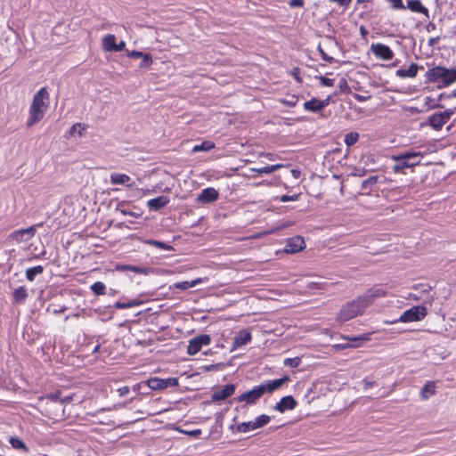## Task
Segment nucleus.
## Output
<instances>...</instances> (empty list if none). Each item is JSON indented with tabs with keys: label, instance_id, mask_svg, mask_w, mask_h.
Masks as SVG:
<instances>
[{
	"label": "nucleus",
	"instance_id": "obj_52",
	"mask_svg": "<svg viewBox=\"0 0 456 456\" xmlns=\"http://www.w3.org/2000/svg\"><path fill=\"white\" fill-rule=\"evenodd\" d=\"M152 62V59H142V61L141 62V67H148Z\"/></svg>",
	"mask_w": 456,
	"mask_h": 456
},
{
	"label": "nucleus",
	"instance_id": "obj_51",
	"mask_svg": "<svg viewBox=\"0 0 456 456\" xmlns=\"http://www.w3.org/2000/svg\"><path fill=\"white\" fill-rule=\"evenodd\" d=\"M369 338H369V335H367V334H363V335H362V336H360V337H358V338H356V337H355V338H350L349 339H350V340H352V341H355V340H363V341H367V340H369Z\"/></svg>",
	"mask_w": 456,
	"mask_h": 456
},
{
	"label": "nucleus",
	"instance_id": "obj_45",
	"mask_svg": "<svg viewBox=\"0 0 456 456\" xmlns=\"http://www.w3.org/2000/svg\"><path fill=\"white\" fill-rule=\"evenodd\" d=\"M297 199H298V195H292V196L283 195L281 197L280 200L281 202H287V201H295Z\"/></svg>",
	"mask_w": 456,
	"mask_h": 456
},
{
	"label": "nucleus",
	"instance_id": "obj_37",
	"mask_svg": "<svg viewBox=\"0 0 456 456\" xmlns=\"http://www.w3.org/2000/svg\"><path fill=\"white\" fill-rule=\"evenodd\" d=\"M140 304L137 300H129L127 302H117L115 304V306L118 309H126L133 306H136Z\"/></svg>",
	"mask_w": 456,
	"mask_h": 456
},
{
	"label": "nucleus",
	"instance_id": "obj_38",
	"mask_svg": "<svg viewBox=\"0 0 456 456\" xmlns=\"http://www.w3.org/2000/svg\"><path fill=\"white\" fill-rule=\"evenodd\" d=\"M117 270L118 271H132L134 273H143V269L141 268V267H138V266H134V265H118L117 266Z\"/></svg>",
	"mask_w": 456,
	"mask_h": 456
},
{
	"label": "nucleus",
	"instance_id": "obj_17",
	"mask_svg": "<svg viewBox=\"0 0 456 456\" xmlns=\"http://www.w3.org/2000/svg\"><path fill=\"white\" fill-rule=\"evenodd\" d=\"M234 391L235 386L233 384H227L223 387L216 390L212 394L211 398L213 401H223L231 396L232 395H233Z\"/></svg>",
	"mask_w": 456,
	"mask_h": 456
},
{
	"label": "nucleus",
	"instance_id": "obj_61",
	"mask_svg": "<svg viewBox=\"0 0 456 456\" xmlns=\"http://www.w3.org/2000/svg\"><path fill=\"white\" fill-rule=\"evenodd\" d=\"M360 30H361V33H362V34H365V33H367V32H366V30H365V28H364V27H362V26L361 27Z\"/></svg>",
	"mask_w": 456,
	"mask_h": 456
},
{
	"label": "nucleus",
	"instance_id": "obj_6",
	"mask_svg": "<svg viewBox=\"0 0 456 456\" xmlns=\"http://www.w3.org/2000/svg\"><path fill=\"white\" fill-rule=\"evenodd\" d=\"M427 315V308L423 305H416L412 306L411 308L404 311L397 322H419L424 319ZM394 322H396L395 321Z\"/></svg>",
	"mask_w": 456,
	"mask_h": 456
},
{
	"label": "nucleus",
	"instance_id": "obj_58",
	"mask_svg": "<svg viewBox=\"0 0 456 456\" xmlns=\"http://www.w3.org/2000/svg\"><path fill=\"white\" fill-rule=\"evenodd\" d=\"M371 0H357V3L358 4H366V3H370Z\"/></svg>",
	"mask_w": 456,
	"mask_h": 456
},
{
	"label": "nucleus",
	"instance_id": "obj_41",
	"mask_svg": "<svg viewBox=\"0 0 456 456\" xmlns=\"http://www.w3.org/2000/svg\"><path fill=\"white\" fill-rule=\"evenodd\" d=\"M387 1L391 3L393 9H395V10H404L405 9L403 0H387Z\"/></svg>",
	"mask_w": 456,
	"mask_h": 456
},
{
	"label": "nucleus",
	"instance_id": "obj_60",
	"mask_svg": "<svg viewBox=\"0 0 456 456\" xmlns=\"http://www.w3.org/2000/svg\"><path fill=\"white\" fill-rule=\"evenodd\" d=\"M260 184H266V185H270L271 183H267V182H261V183H256L255 185H256V186H258V185H260Z\"/></svg>",
	"mask_w": 456,
	"mask_h": 456
},
{
	"label": "nucleus",
	"instance_id": "obj_47",
	"mask_svg": "<svg viewBox=\"0 0 456 456\" xmlns=\"http://www.w3.org/2000/svg\"><path fill=\"white\" fill-rule=\"evenodd\" d=\"M289 4L290 7H302L304 5V0H290Z\"/></svg>",
	"mask_w": 456,
	"mask_h": 456
},
{
	"label": "nucleus",
	"instance_id": "obj_57",
	"mask_svg": "<svg viewBox=\"0 0 456 456\" xmlns=\"http://www.w3.org/2000/svg\"><path fill=\"white\" fill-rule=\"evenodd\" d=\"M200 434V429L193 430L192 432H191V435H192V436H198Z\"/></svg>",
	"mask_w": 456,
	"mask_h": 456
},
{
	"label": "nucleus",
	"instance_id": "obj_43",
	"mask_svg": "<svg viewBox=\"0 0 456 456\" xmlns=\"http://www.w3.org/2000/svg\"><path fill=\"white\" fill-rule=\"evenodd\" d=\"M129 392L130 388L126 386L117 389V393L120 397L126 396Z\"/></svg>",
	"mask_w": 456,
	"mask_h": 456
},
{
	"label": "nucleus",
	"instance_id": "obj_22",
	"mask_svg": "<svg viewBox=\"0 0 456 456\" xmlns=\"http://www.w3.org/2000/svg\"><path fill=\"white\" fill-rule=\"evenodd\" d=\"M167 203H169V198L167 196H159L155 199L148 200L147 207L151 210L157 211L164 208Z\"/></svg>",
	"mask_w": 456,
	"mask_h": 456
},
{
	"label": "nucleus",
	"instance_id": "obj_40",
	"mask_svg": "<svg viewBox=\"0 0 456 456\" xmlns=\"http://www.w3.org/2000/svg\"><path fill=\"white\" fill-rule=\"evenodd\" d=\"M300 358L295 357V358H287L284 360V365L289 366L292 368H296L300 364Z\"/></svg>",
	"mask_w": 456,
	"mask_h": 456
},
{
	"label": "nucleus",
	"instance_id": "obj_33",
	"mask_svg": "<svg viewBox=\"0 0 456 456\" xmlns=\"http://www.w3.org/2000/svg\"><path fill=\"white\" fill-rule=\"evenodd\" d=\"M145 244L154 246L158 248L163 249V250H171L172 247L167 243H164L162 241L155 240H147L144 242Z\"/></svg>",
	"mask_w": 456,
	"mask_h": 456
},
{
	"label": "nucleus",
	"instance_id": "obj_13",
	"mask_svg": "<svg viewBox=\"0 0 456 456\" xmlns=\"http://www.w3.org/2000/svg\"><path fill=\"white\" fill-rule=\"evenodd\" d=\"M147 386L152 390H161L168 386H175L177 385V380L175 379H159V378H152L146 381Z\"/></svg>",
	"mask_w": 456,
	"mask_h": 456
},
{
	"label": "nucleus",
	"instance_id": "obj_56",
	"mask_svg": "<svg viewBox=\"0 0 456 456\" xmlns=\"http://www.w3.org/2000/svg\"><path fill=\"white\" fill-rule=\"evenodd\" d=\"M363 382H364V387H365V388H369V387H372V386H373V384H374L373 382L369 381V380H367V379H364V380H363Z\"/></svg>",
	"mask_w": 456,
	"mask_h": 456
},
{
	"label": "nucleus",
	"instance_id": "obj_27",
	"mask_svg": "<svg viewBox=\"0 0 456 456\" xmlns=\"http://www.w3.org/2000/svg\"><path fill=\"white\" fill-rule=\"evenodd\" d=\"M13 300L16 304H21L24 303L26 298L28 297V292L25 287L20 286L17 288L13 293Z\"/></svg>",
	"mask_w": 456,
	"mask_h": 456
},
{
	"label": "nucleus",
	"instance_id": "obj_53",
	"mask_svg": "<svg viewBox=\"0 0 456 456\" xmlns=\"http://www.w3.org/2000/svg\"><path fill=\"white\" fill-rule=\"evenodd\" d=\"M269 167H270V172L273 173V172L283 167V165L282 164H275V165H271Z\"/></svg>",
	"mask_w": 456,
	"mask_h": 456
},
{
	"label": "nucleus",
	"instance_id": "obj_1",
	"mask_svg": "<svg viewBox=\"0 0 456 456\" xmlns=\"http://www.w3.org/2000/svg\"><path fill=\"white\" fill-rule=\"evenodd\" d=\"M385 291L381 289H371L364 295L346 304L338 314V321L346 322L358 315L363 314L365 309L372 304L375 298L385 296Z\"/></svg>",
	"mask_w": 456,
	"mask_h": 456
},
{
	"label": "nucleus",
	"instance_id": "obj_46",
	"mask_svg": "<svg viewBox=\"0 0 456 456\" xmlns=\"http://www.w3.org/2000/svg\"><path fill=\"white\" fill-rule=\"evenodd\" d=\"M330 3H338L340 6L348 7L352 0H329Z\"/></svg>",
	"mask_w": 456,
	"mask_h": 456
},
{
	"label": "nucleus",
	"instance_id": "obj_28",
	"mask_svg": "<svg viewBox=\"0 0 456 456\" xmlns=\"http://www.w3.org/2000/svg\"><path fill=\"white\" fill-rule=\"evenodd\" d=\"M43 272H44V267L42 265H37L34 267L28 268L25 273L26 278L29 281H33L35 280L36 276L43 273Z\"/></svg>",
	"mask_w": 456,
	"mask_h": 456
},
{
	"label": "nucleus",
	"instance_id": "obj_9",
	"mask_svg": "<svg viewBox=\"0 0 456 456\" xmlns=\"http://www.w3.org/2000/svg\"><path fill=\"white\" fill-rule=\"evenodd\" d=\"M211 338L208 335H200L191 339L187 347V353L190 355H194L200 351L203 346L210 344Z\"/></svg>",
	"mask_w": 456,
	"mask_h": 456
},
{
	"label": "nucleus",
	"instance_id": "obj_35",
	"mask_svg": "<svg viewBox=\"0 0 456 456\" xmlns=\"http://www.w3.org/2000/svg\"><path fill=\"white\" fill-rule=\"evenodd\" d=\"M105 285L102 281H96L91 286V290L95 295H104L105 294Z\"/></svg>",
	"mask_w": 456,
	"mask_h": 456
},
{
	"label": "nucleus",
	"instance_id": "obj_5",
	"mask_svg": "<svg viewBox=\"0 0 456 456\" xmlns=\"http://www.w3.org/2000/svg\"><path fill=\"white\" fill-rule=\"evenodd\" d=\"M431 286L428 284H417L413 286V289L418 291V293H409L407 296V299L414 300V301H423L425 304L431 305L435 299L433 296L430 295Z\"/></svg>",
	"mask_w": 456,
	"mask_h": 456
},
{
	"label": "nucleus",
	"instance_id": "obj_32",
	"mask_svg": "<svg viewBox=\"0 0 456 456\" xmlns=\"http://www.w3.org/2000/svg\"><path fill=\"white\" fill-rule=\"evenodd\" d=\"M86 131V126L81 123L74 124L69 129V135L77 134L78 137L83 136L84 132Z\"/></svg>",
	"mask_w": 456,
	"mask_h": 456
},
{
	"label": "nucleus",
	"instance_id": "obj_12",
	"mask_svg": "<svg viewBox=\"0 0 456 456\" xmlns=\"http://www.w3.org/2000/svg\"><path fill=\"white\" fill-rule=\"evenodd\" d=\"M289 380V377L284 376L281 379L274 380H268L259 385L262 394L273 393L278 390L284 383Z\"/></svg>",
	"mask_w": 456,
	"mask_h": 456
},
{
	"label": "nucleus",
	"instance_id": "obj_7",
	"mask_svg": "<svg viewBox=\"0 0 456 456\" xmlns=\"http://www.w3.org/2000/svg\"><path fill=\"white\" fill-rule=\"evenodd\" d=\"M36 226H30L26 229H20L11 232L8 239L15 241L16 243L28 242L36 235Z\"/></svg>",
	"mask_w": 456,
	"mask_h": 456
},
{
	"label": "nucleus",
	"instance_id": "obj_34",
	"mask_svg": "<svg viewBox=\"0 0 456 456\" xmlns=\"http://www.w3.org/2000/svg\"><path fill=\"white\" fill-rule=\"evenodd\" d=\"M271 418L268 415L263 414L256 418L255 427L257 428H263L270 422Z\"/></svg>",
	"mask_w": 456,
	"mask_h": 456
},
{
	"label": "nucleus",
	"instance_id": "obj_25",
	"mask_svg": "<svg viewBox=\"0 0 456 456\" xmlns=\"http://www.w3.org/2000/svg\"><path fill=\"white\" fill-rule=\"evenodd\" d=\"M418 71V66L415 63H411L407 68H401L396 70V75L401 77H413Z\"/></svg>",
	"mask_w": 456,
	"mask_h": 456
},
{
	"label": "nucleus",
	"instance_id": "obj_14",
	"mask_svg": "<svg viewBox=\"0 0 456 456\" xmlns=\"http://www.w3.org/2000/svg\"><path fill=\"white\" fill-rule=\"evenodd\" d=\"M305 247V243L304 239L300 236H296L288 240L284 251L286 253L294 254L301 251Z\"/></svg>",
	"mask_w": 456,
	"mask_h": 456
},
{
	"label": "nucleus",
	"instance_id": "obj_19",
	"mask_svg": "<svg viewBox=\"0 0 456 456\" xmlns=\"http://www.w3.org/2000/svg\"><path fill=\"white\" fill-rule=\"evenodd\" d=\"M297 405V402L291 395L284 396L276 403L274 410L279 412H284L287 410H293Z\"/></svg>",
	"mask_w": 456,
	"mask_h": 456
},
{
	"label": "nucleus",
	"instance_id": "obj_39",
	"mask_svg": "<svg viewBox=\"0 0 456 456\" xmlns=\"http://www.w3.org/2000/svg\"><path fill=\"white\" fill-rule=\"evenodd\" d=\"M377 182H378V176L377 175L370 176V177H369L368 179L364 180L362 183V190H366L367 188H370L372 185L376 184Z\"/></svg>",
	"mask_w": 456,
	"mask_h": 456
},
{
	"label": "nucleus",
	"instance_id": "obj_59",
	"mask_svg": "<svg viewBox=\"0 0 456 456\" xmlns=\"http://www.w3.org/2000/svg\"><path fill=\"white\" fill-rule=\"evenodd\" d=\"M296 102H297V101H296V100L287 102V103H288L289 105H290V106H295V105H296Z\"/></svg>",
	"mask_w": 456,
	"mask_h": 456
},
{
	"label": "nucleus",
	"instance_id": "obj_8",
	"mask_svg": "<svg viewBox=\"0 0 456 456\" xmlns=\"http://www.w3.org/2000/svg\"><path fill=\"white\" fill-rule=\"evenodd\" d=\"M125 46L126 43L124 41L117 43V38L113 34H108L102 39V48L105 52H121L124 50Z\"/></svg>",
	"mask_w": 456,
	"mask_h": 456
},
{
	"label": "nucleus",
	"instance_id": "obj_26",
	"mask_svg": "<svg viewBox=\"0 0 456 456\" xmlns=\"http://www.w3.org/2000/svg\"><path fill=\"white\" fill-rule=\"evenodd\" d=\"M436 393V384L433 381H428L425 384L420 391V397L422 400H427Z\"/></svg>",
	"mask_w": 456,
	"mask_h": 456
},
{
	"label": "nucleus",
	"instance_id": "obj_44",
	"mask_svg": "<svg viewBox=\"0 0 456 456\" xmlns=\"http://www.w3.org/2000/svg\"><path fill=\"white\" fill-rule=\"evenodd\" d=\"M251 170L258 174H271L269 166H265L260 168H251Z\"/></svg>",
	"mask_w": 456,
	"mask_h": 456
},
{
	"label": "nucleus",
	"instance_id": "obj_11",
	"mask_svg": "<svg viewBox=\"0 0 456 456\" xmlns=\"http://www.w3.org/2000/svg\"><path fill=\"white\" fill-rule=\"evenodd\" d=\"M262 395V390L259 386H256L251 390L242 393L236 400L238 402H246L248 404H254Z\"/></svg>",
	"mask_w": 456,
	"mask_h": 456
},
{
	"label": "nucleus",
	"instance_id": "obj_3",
	"mask_svg": "<svg viewBox=\"0 0 456 456\" xmlns=\"http://www.w3.org/2000/svg\"><path fill=\"white\" fill-rule=\"evenodd\" d=\"M428 78L439 88L446 87L456 81V69L435 67L428 71Z\"/></svg>",
	"mask_w": 456,
	"mask_h": 456
},
{
	"label": "nucleus",
	"instance_id": "obj_30",
	"mask_svg": "<svg viewBox=\"0 0 456 456\" xmlns=\"http://www.w3.org/2000/svg\"><path fill=\"white\" fill-rule=\"evenodd\" d=\"M9 442L14 449L21 450L25 452H28V449L26 446V444H24V442L21 439H20L19 437H11Z\"/></svg>",
	"mask_w": 456,
	"mask_h": 456
},
{
	"label": "nucleus",
	"instance_id": "obj_23",
	"mask_svg": "<svg viewBox=\"0 0 456 456\" xmlns=\"http://www.w3.org/2000/svg\"><path fill=\"white\" fill-rule=\"evenodd\" d=\"M208 281V278H197L195 280H192L191 281H179V282H175L174 285H173V288H175V289H181V290H186L190 288H193L195 286H197L198 284H200L202 282H205Z\"/></svg>",
	"mask_w": 456,
	"mask_h": 456
},
{
	"label": "nucleus",
	"instance_id": "obj_4",
	"mask_svg": "<svg viewBox=\"0 0 456 456\" xmlns=\"http://www.w3.org/2000/svg\"><path fill=\"white\" fill-rule=\"evenodd\" d=\"M423 154L420 151H408L392 159L395 161L393 169L395 172H403L405 168H411L419 165Z\"/></svg>",
	"mask_w": 456,
	"mask_h": 456
},
{
	"label": "nucleus",
	"instance_id": "obj_18",
	"mask_svg": "<svg viewBox=\"0 0 456 456\" xmlns=\"http://www.w3.org/2000/svg\"><path fill=\"white\" fill-rule=\"evenodd\" d=\"M370 52L375 55L376 57H392L393 52L389 48V46L381 44V43H375L371 44L370 47Z\"/></svg>",
	"mask_w": 456,
	"mask_h": 456
},
{
	"label": "nucleus",
	"instance_id": "obj_31",
	"mask_svg": "<svg viewBox=\"0 0 456 456\" xmlns=\"http://www.w3.org/2000/svg\"><path fill=\"white\" fill-rule=\"evenodd\" d=\"M256 429L255 427V421H248V422H242L237 426V430L239 432L247 433Z\"/></svg>",
	"mask_w": 456,
	"mask_h": 456
},
{
	"label": "nucleus",
	"instance_id": "obj_2",
	"mask_svg": "<svg viewBox=\"0 0 456 456\" xmlns=\"http://www.w3.org/2000/svg\"><path fill=\"white\" fill-rule=\"evenodd\" d=\"M49 93L45 87H42L34 95L28 110V118L26 122L27 126H33L43 119L49 108Z\"/></svg>",
	"mask_w": 456,
	"mask_h": 456
},
{
	"label": "nucleus",
	"instance_id": "obj_24",
	"mask_svg": "<svg viewBox=\"0 0 456 456\" xmlns=\"http://www.w3.org/2000/svg\"><path fill=\"white\" fill-rule=\"evenodd\" d=\"M407 7L413 12L428 14V9L422 4L420 0H407Z\"/></svg>",
	"mask_w": 456,
	"mask_h": 456
},
{
	"label": "nucleus",
	"instance_id": "obj_50",
	"mask_svg": "<svg viewBox=\"0 0 456 456\" xmlns=\"http://www.w3.org/2000/svg\"><path fill=\"white\" fill-rule=\"evenodd\" d=\"M291 75L297 82H301V78L299 77V69L297 68H295L291 70Z\"/></svg>",
	"mask_w": 456,
	"mask_h": 456
},
{
	"label": "nucleus",
	"instance_id": "obj_55",
	"mask_svg": "<svg viewBox=\"0 0 456 456\" xmlns=\"http://www.w3.org/2000/svg\"><path fill=\"white\" fill-rule=\"evenodd\" d=\"M141 387H142V383H137V384H134L132 387V389L134 391V392H138L140 389H141Z\"/></svg>",
	"mask_w": 456,
	"mask_h": 456
},
{
	"label": "nucleus",
	"instance_id": "obj_36",
	"mask_svg": "<svg viewBox=\"0 0 456 456\" xmlns=\"http://www.w3.org/2000/svg\"><path fill=\"white\" fill-rule=\"evenodd\" d=\"M359 139V134L355 132H351L346 134L345 136V143L347 146L354 145Z\"/></svg>",
	"mask_w": 456,
	"mask_h": 456
},
{
	"label": "nucleus",
	"instance_id": "obj_54",
	"mask_svg": "<svg viewBox=\"0 0 456 456\" xmlns=\"http://www.w3.org/2000/svg\"><path fill=\"white\" fill-rule=\"evenodd\" d=\"M47 399L51 400L52 402H57L58 395L54 394H51L46 396Z\"/></svg>",
	"mask_w": 456,
	"mask_h": 456
},
{
	"label": "nucleus",
	"instance_id": "obj_21",
	"mask_svg": "<svg viewBox=\"0 0 456 456\" xmlns=\"http://www.w3.org/2000/svg\"><path fill=\"white\" fill-rule=\"evenodd\" d=\"M110 183L112 184H121L127 187H133L134 183H131V178L126 174L112 173L110 175Z\"/></svg>",
	"mask_w": 456,
	"mask_h": 456
},
{
	"label": "nucleus",
	"instance_id": "obj_42",
	"mask_svg": "<svg viewBox=\"0 0 456 456\" xmlns=\"http://www.w3.org/2000/svg\"><path fill=\"white\" fill-rule=\"evenodd\" d=\"M319 79L321 81L322 86H333V85H334L333 78H330V77L322 76L319 77Z\"/></svg>",
	"mask_w": 456,
	"mask_h": 456
},
{
	"label": "nucleus",
	"instance_id": "obj_10",
	"mask_svg": "<svg viewBox=\"0 0 456 456\" xmlns=\"http://www.w3.org/2000/svg\"><path fill=\"white\" fill-rule=\"evenodd\" d=\"M453 114V110H446L442 112H437L430 116L429 125L436 130H439L442 126L448 122L451 116Z\"/></svg>",
	"mask_w": 456,
	"mask_h": 456
},
{
	"label": "nucleus",
	"instance_id": "obj_29",
	"mask_svg": "<svg viewBox=\"0 0 456 456\" xmlns=\"http://www.w3.org/2000/svg\"><path fill=\"white\" fill-rule=\"evenodd\" d=\"M215 148V143L210 141H205L192 148V152L208 151Z\"/></svg>",
	"mask_w": 456,
	"mask_h": 456
},
{
	"label": "nucleus",
	"instance_id": "obj_15",
	"mask_svg": "<svg viewBox=\"0 0 456 456\" xmlns=\"http://www.w3.org/2000/svg\"><path fill=\"white\" fill-rule=\"evenodd\" d=\"M218 197V191L213 187H208L201 191L196 200L198 203H211L216 201Z\"/></svg>",
	"mask_w": 456,
	"mask_h": 456
},
{
	"label": "nucleus",
	"instance_id": "obj_63",
	"mask_svg": "<svg viewBox=\"0 0 456 456\" xmlns=\"http://www.w3.org/2000/svg\"><path fill=\"white\" fill-rule=\"evenodd\" d=\"M322 57L326 58V57H329V56L327 54H325L324 53H322Z\"/></svg>",
	"mask_w": 456,
	"mask_h": 456
},
{
	"label": "nucleus",
	"instance_id": "obj_62",
	"mask_svg": "<svg viewBox=\"0 0 456 456\" xmlns=\"http://www.w3.org/2000/svg\"><path fill=\"white\" fill-rule=\"evenodd\" d=\"M267 157H268V159H269L270 160H273V158L272 154H268V155H267Z\"/></svg>",
	"mask_w": 456,
	"mask_h": 456
},
{
	"label": "nucleus",
	"instance_id": "obj_48",
	"mask_svg": "<svg viewBox=\"0 0 456 456\" xmlns=\"http://www.w3.org/2000/svg\"><path fill=\"white\" fill-rule=\"evenodd\" d=\"M354 98L356 101L362 102L367 101L370 98V96L369 95H362V94H356L354 95Z\"/></svg>",
	"mask_w": 456,
	"mask_h": 456
},
{
	"label": "nucleus",
	"instance_id": "obj_49",
	"mask_svg": "<svg viewBox=\"0 0 456 456\" xmlns=\"http://www.w3.org/2000/svg\"><path fill=\"white\" fill-rule=\"evenodd\" d=\"M128 57H136V58H139V57H150L149 54H143L141 52H135V51H133L129 55Z\"/></svg>",
	"mask_w": 456,
	"mask_h": 456
},
{
	"label": "nucleus",
	"instance_id": "obj_16",
	"mask_svg": "<svg viewBox=\"0 0 456 456\" xmlns=\"http://www.w3.org/2000/svg\"><path fill=\"white\" fill-rule=\"evenodd\" d=\"M330 103V97L324 100L312 99L304 103V108L307 111L319 112L322 110Z\"/></svg>",
	"mask_w": 456,
	"mask_h": 456
},
{
	"label": "nucleus",
	"instance_id": "obj_20",
	"mask_svg": "<svg viewBox=\"0 0 456 456\" xmlns=\"http://www.w3.org/2000/svg\"><path fill=\"white\" fill-rule=\"evenodd\" d=\"M251 340V334L246 330H242L239 331V333L235 336L232 343V348L235 349L237 347L242 346L249 343Z\"/></svg>",
	"mask_w": 456,
	"mask_h": 456
}]
</instances>
